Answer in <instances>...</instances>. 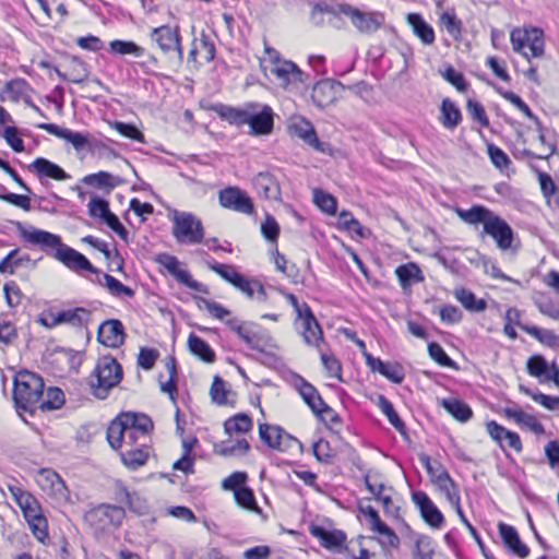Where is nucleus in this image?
I'll list each match as a JSON object with an SVG mask.
<instances>
[{"instance_id":"obj_1","label":"nucleus","mask_w":559,"mask_h":559,"mask_svg":"<svg viewBox=\"0 0 559 559\" xmlns=\"http://www.w3.org/2000/svg\"><path fill=\"white\" fill-rule=\"evenodd\" d=\"M16 229L25 241L39 246L43 251L62 262L71 271L99 273L85 255L64 245L60 236L33 226H25L20 222L16 223Z\"/></svg>"},{"instance_id":"obj_2","label":"nucleus","mask_w":559,"mask_h":559,"mask_svg":"<svg viewBox=\"0 0 559 559\" xmlns=\"http://www.w3.org/2000/svg\"><path fill=\"white\" fill-rule=\"evenodd\" d=\"M45 383L41 377L31 371H20L14 377L13 401L19 415H33L41 397Z\"/></svg>"},{"instance_id":"obj_3","label":"nucleus","mask_w":559,"mask_h":559,"mask_svg":"<svg viewBox=\"0 0 559 559\" xmlns=\"http://www.w3.org/2000/svg\"><path fill=\"white\" fill-rule=\"evenodd\" d=\"M122 377V367L114 357L103 356L98 358L88 378L92 394L99 400H105L110 390L121 382Z\"/></svg>"},{"instance_id":"obj_4","label":"nucleus","mask_w":559,"mask_h":559,"mask_svg":"<svg viewBox=\"0 0 559 559\" xmlns=\"http://www.w3.org/2000/svg\"><path fill=\"white\" fill-rule=\"evenodd\" d=\"M10 491L21 508L35 537L44 542L48 537V524L38 500L32 493L19 487H10Z\"/></svg>"},{"instance_id":"obj_5","label":"nucleus","mask_w":559,"mask_h":559,"mask_svg":"<svg viewBox=\"0 0 559 559\" xmlns=\"http://www.w3.org/2000/svg\"><path fill=\"white\" fill-rule=\"evenodd\" d=\"M173 235L180 243H201L204 239L202 222L188 212H174Z\"/></svg>"},{"instance_id":"obj_6","label":"nucleus","mask_w":559,"mask_h":559,"mask_svg":"<svg viewBox=\"0 0 559 559\" xmlns=\"http://www.w3.org/2000/svg\"><path fill=\"white\" fill-rule=\"evenodd\" d=\"M511 43L513 50L522 52L526 59L539 58L545 51L544 33L539 28H515L511 32Z\"/></svg>"},{"instance_id":"obj_7","label":"nucleus","mask_w":559,"mask_h":559,"mask_svg":"<svg viewBox=\"0 0 559 559\" xmlns=\"http://www.w3.org/2000/svg\"><path fill=\"white\" fill-rule=\"evenodd\" d=\"M126 516L121 506L99 504L85 514V521L96 532H106L122 524Z\"/></svg>"},{"instance_id":"obj_8","label":"nucleus","mask_w":559,"mask_h":559,"mask_svg":"<svg viewBox=\"0 0 559 559\" xmlns=\"http://www.w3.org/2000/svg\"><path fill=\"white\" fill-rule=\"evenodd\" d=\"M150 39L160 49L165 55L170 52L177 53L178 63L181 64L183 60V49L181 43L180 27L178 25L171 27L169 25H162L154 27L150 32Z\"/></svg>"},{"instance_id":"obj_9","label":"nucleus","mask_w":559,"mask_h":559,"mask_svg":"<svg viewBox=\"0 0 559 559\" xmlns=\"http://www.w3.org/2000/svg\"><path fill=\"white\" fill-rule=\"evenodd\" d=\"M338 10L350 19L361 34L376 33L384 23V15L380 12H364L346 3L338 4Z\"/></svg>"},{"instance_id":"obj_10","label":"nucleus","mask_w":559,"mask_h":559,"mask_svg":"<svg viewBox=\"0 0 559 559\" xmlns=\"http://www.w3.org/2000/svg\"><path fill=\"white\" fill-rule=\"evenodd\" d=\"M154 261L164 267L180 284L189 287L192 290L209 294V287L206 285L193 280L189 271L180 269L181 263L177 257L169 253H158L155 255Z\"/></svg>"},{"instance_id":"obj_11","label":"nucleus","mask_w":559,"mask_h":559,"mask_svg":"<svg viewBox=\"0 0 559 559\" xmlns=\"http://www.w3.org/2000/svg\"><path fill=\"white\" fill-rule=\"evenodd\" d=\"M296 388L305 403L316 415L322 416L323 414H326L330 416L331 421H340L338 415H336L335 412L322 400L318 390L310 382L299 377L296 382Z\"/></svg>"},{"instance_id":"obj_12","label":"nucleus","mask_w":559,"mask_h":559,"mask_svg":"<svg viewBox=\"0 0 559 559\" xmlns=\"http://www.w3.org/2000/svg\"><path fill=\"white\" fill-rule=\"evenodd\" d=\"M219 204L228 210L242 214H252L254 205L251 198L238 187H227L218 193Z\"/></svg>"},{"instance_id":"obj_13","label":"nucleus","mask_w":559,"mask_h":559,"mask_svg":"<svg viewBox=\"0 0 559 559\" xmlns=\"http://www.w3.org/2000/svg\"><path fill=\"white\" fill-rule=\"evenodd\" d=\"M271 73L276 78L278 84L285 88L304 84L308 80V75L293 61L285 60L274 63Z\"/></svg>"},{"instance_id":"obj_14","label":"nucleus","mask_w":559,"mask_h":559,"mask_svg":"<svg viewBox=\"0 0 559 559\" xmlns=\"http://www.w3.org/2000/svg\"><path fill=\"white\" fill-rule=\"evenodd\" d=\"M38 128L68 141L76 151H81L86 147L92 151L94 145L97 144L96 141L90 136V134L74 132L70 129L61 128L53 123H40L38 124Z\"/></svg>"},{"instance_id":"obj_15","label":"nucleus","mask_w":559,"mask_h":559,"mask_svg":"<svg viewBox=\"0 0 559 559\" xmlns=\"http://www.w3.org/2000/svg\"><path fill=\"white\" fill-rule=\"evenodd\" d=\"M489 235L496 242L498 248L501 250H508L511 248L513 240V230L509 224L498 215L491 217V221L486 222L485 228H483L481 236Z\"/></svg>"},{"instance_id":"obj_16","label":"nucleus","mask_w":559,"mask_h":559,"mask_svg":"<svg viewBox=\"0 0 559 559\" xmlns=\"http://www.w3.org/2000/svg\"><path fill=\"white\" fill-rule=\"evenodd\" d=\"M344 85L333 80H323L314 84L311 93L312 102L319 108H325L332 105L336 99Z\"/></svg>"},{"instance_id":"obj_17","label":"nucleus","mask_w":559,"mask_h":559,"mask_svg":"<svg viewBox=\"0 0 559 559\" xmlns=\"http://www.w3.org/2000/svg\"><path fill=\"white\" fill-rule=\"evenodd\" d=\"M123 324L118 319L103 322L98 329V341L107 347L117 348L124 343Z\"/></svg>"},{"instance_id":"obj_18","label":"nucleus","mask_w":559,"mask_h":559,"mask_svg":"<svg viewBox=\"0 0 559 559\" xmlns=\"http://www.w3.org/2000/svg\"><path fill=\"white\" fill-rule=\"evenodd\" d=\"M412 498L414 503L419 509L425 522L435 528H438L442 525L444 518L426 492L415 491L413 492Z\"/></svg>"},{"instance_id":"obj_19","label":"nucleus","mask_w":559,"mask_h":559,"mask_svg":"<svg viewBox=\"0 0 559 559\" xmlns=\"http://www.w3.org/2000/svg\"><path fill=\"white\" fill-rule=\"evenodd\" d=\"M310 534L320 540L322 547L330 550L341 549L346 542V534L341 530H326L320 525H310Z\"/></svg>"},{"instance_id":"obj_20","label":"nucleus","mask_w":559,"mask_h":559,"mask_svg":"<svg viewBox=\"0 0 559 559\" xmlns=\"http://www.w3.org/2000/svg\"><path fill=\"white\" fill-rule=\"evenodd\" d=\"M502 414L507 418L513 419L519 426L530 429L535 435L545 433V428L538 419L534 415L525 413L516 405L504 407Z\"/></svg>"},{"instance_id":"obj_21","label":"nucleus","mask_w":559,"mask_h":559,"mask_svg":"<svg viewBox=\"0 0 559 559\" xmlns=\"http://www.w3.org/2000/svg\"><path fill=\"white\" fill-rule=\"evenodd\" d=\"M254 135L270 134L273 130V111L271 107L263 106L261 111H249L248 122Z\"/></svg>"},{"instance_id":"obj_22","label":"nucleus","mask_w":559,"mask_h":559,"mask_svg":"<svg viewBox=\"0 0 559 559\" xmlns=\"http://www.w3.org/2000/svg\"><path fill=\"white\" fill-rule=\"evenodd\" d=\"M364 356L366 364L372 371L380 372L394 383H401L404 380V371L401 365L383 362L380 358H376L366 352H364Z\"/></svg>"},{"instance_id":"obj_23","label":"nucleus","mask_w":559,"mask_h":559,"mask_svg":"<svg viewBox=\"0 0 559 559\" xmlns=\"http://www.w3.org/2000/svg\"><path fill=\"white\" fill-rule=\"evenodd\" d=\"M257 192L267 200H280L281 187L276 178L270 173H259L253 178Z\"/></svg>"},{"instance_id":"obj_24","label":"nucleus","mask_w":559,"mask_h":559,"mask_svg":"<svg viewBox=\"0 0 559 559\" xmlns=\"http://www.w3.org/2000/svg\"><path fill=\"white\" fill-rule=\"evenodd\" d=\"M500 536L507 548L520 558H526L530 554L528 547L522 543L516 530L508 524L499 523Z\"/></svg>"},{"instance_id":"obj_25","label":"nucleus","mask_w":559,"mask_h":559,"mask_svg":"<svg viewBox=\"0 0 559 559\" xmlns=\"http://www.w3.org/2000/svg\"><path fill=\"white\" fill-rule=\"evenodd\" d=\"M91 312L85 308H74L69 310L59 311L56 314H51V324L58 325L67 323L73 326H83L90 321Z\"/></svg>"},{"instance_id":"obj_26","label":"nucleus","mask_w":559,"mask_h":559,"mask_svg":"<svg viewBox=\"0 0 559 559\" xmlns=\"http://www.w3.org/2000/svg\"><path fill=\"white\" fill-rule=\"evenodd\" d=\"M290 130L295 135L302 139L317 151L324 152L323 143L319 141L317 132L310 121L301 118L290 126Z\"/></svg>"},{"instance_id":"obj_27","label":"nucleus","mask_w":559,"mask_h":559,"mask_svg":"<svg viewBox=\"0 0 559 559\" xmlns=\"http://www.w3.org/2000/svg\"><path fill=\"white\" fill-rule=\"evenodd\" d=\"M29 168L34 169L39 176H45L55 180L63 181L70 178L59 165L44 157L36 158Z\"/></svg>"},{"instance_id":"obj_28","label":"nucleus","mask_w":559,"mask_h":559,"mask_svg":"<svg viewBox=\"0 0 559 559\" xmlns=\"http://www.w3.org/2000/svg\"><path fill=\"white\" fill-rule=\"evenodd\" d=\"M406 20L411 25L414 34L421 40L423 44L432 45L435 43V31L420 14L408 13Z\"/></svg>"},{"instance_id":"obj_29","label":"nucleus","mask_w":559,"mask_h":559,"mask_svg":"<svg viewBox=\"0 0 559 559\" xmlns=\"http://www.w3.org/2000/svg\"><path fill=\"white\" fill-rule=\"evenodd\" d=\"M455 212L464 223L469 225L483 224L484 227L486 222L491 221V217L496 215L483 205H474L468 210L457 207Z\"/></svg>"},{"instance_id":"obj_30","label":"nucleus","mask_w":559,"mask_h":559,"mask_svg":"<svg viewBox=\"0 0 559 559\" xmlns=\"http://www.w3.org/2000/svg\"><path fill=\"white\" fill-rule=\"evenodd\" d=\"M124 425L128 428L134 429L140 436L146 440L150 432L153 430L154 424L152 419L145 414L136 413H122Z\"/></svg>"},{"instance_id":"obj_31","label":"nucleus","mask_w":559,"mask_h":559,"mask_svg":"<svg viewBox=\"0 0 559 559\" xmlns=\"http://www.w3.org/2000/svg\"><path fill=\"white\" fill-rule=\"evenodd\" d=\"M441 122L449 130L455 129L462 121L460 108L449 98H444L441 103Z\"/></svg>"},{"instance_id":"obj_32","label":"nucleus","mask_w":559,"mask_h":559,"mask_svg":"<svg viewBox=\"0 0 559 559\" xmlns=\"http://www.w3.org/2000/svg\"><path fill=\"white\" fill-rule=\"evenodd\" d=\"M38 484L44 490H50L53 495L64 496L66 485L61 477L51 469H43L39 474Z\"/></svg>"},{"instance_id":"obj_33","label":"nucleus","mask_w":559,"mask_h":559,"mask_svg":"<svg viewBox=\"0 0 559 559\" xmlns=\"http://www.w3.org/2000/svg\"><path fill=\"white\" fill-rule=\"evenodd\" d=\"M395 274L403 288L411 286L413 283H419L424 281V275L420 267L413 262L400 265L395 270Z\"/></svg>"},{"instance_id":"obj_34","label":"nucleus","mask_w":559,"mask_h":559,"mask_svg":"<svg viewBox=\"0 0 559 559\" xmlns=\"http://www.w3.org/2000/svg\"><path fill=\"white\" fill-rule=\"evenodd\" d=\"M189 350L205 362L215 360V353L211 346L198 335L191 333L188 338Z\"/></svg>"},{"instance_id":"obj_35","label":"nucleus","mask_w":559,"mask_h":559,"mask_svg":"<svg viewBox=\"0 0 559 559\" xmlns=\"http://www.w3.org/2000/svg\"><path fill=\"white\" fill-rule=\"evenodd\" d=\"M520 328L531 336L535 337L542 344L551 348H559V335L552 332L551 330L540 329L535 325L522 324H520Z\"/></svg>"},{"instance_id":"obj_36","label":"nucleus","mask_w":559,"mask_h":559,"mask_svg":"<svg viewBox=\"0 0 559 559\" xmlns=\"http://www.w3.org/2000/svg\"><path fill=\"white\" fill-rule=\"evenodd\" d=\"M442 407L449 412L455 419L465 423L472 418V408L464 402L456 399H444L441 402Z\"/></svg>"},{"instance_id":"obj_37","label":"nucleus","mask_w":559,"mask_h":559,"mask_svg":"<svg viewBox=\"0 0 559 559\" xmlns=\"http://www.w3.org/2000/svg\"><path fill=\"white\" fill-rule=\"evenodd\" d=\"M148 457L145 443H140L139 448L130 447V449L121 452V460L124 465L131 468H138L145 464Z\"/></svg>"},{"instance_id":"obj_38","label":"nucleus","mask_w":559,"mask_h":559,"mask_svg":"<svg viewBox=\"0 0 559 559\" xmlns=\"http://www.w3.org/2000/svg\"><path fill=\"white\" fill-rule=\"evenodd\" d=\"M259 435L261 440L272 449L282 450V438L284 431L278 426H270L261 424L259 426Z\"/></svg>"},{"instance_id":"obj_39","label":"nucleus","mask_w":559,"mask_h":559,"mask_svg":"<svg viewBox=\"0 0 559 559\" xmlns=\"http://www.w3.org/2000/svg\"><path fill=\"white\" fill-rule=\"evenodd\" d=\"M127 428L122 414L110 423L107 429V440L112 449H118L122 445Z\"/></svg>"},{"instance_id":"obj_40","label":"nucleus","mask_w":559,"mask_h":559,"mask_svg":"<svg viewBox=\"0 0 559 559\" xmlns=\"http://www.w3.org/2000/svg\"><path fill=\"white\" fill-rule=\"evenodd\" d=\"M304 332L302 336L307 344L318 345L323 338V333L319 322L317 321L313 312L308 313V320L302 322Z\"/></svg>"},{"instance_id":"obj_41","label":"nucleus","mask_w":559,"mask_h":559,"mask_svg":"<svg viewBox=\"0 0 559 559\" xmlns=\"http://www.w3.org/2000/svg\"><path fill=\"white\" fill-rule=\"evenodd\" d=\"M454 295L468 311L481 312L487 308V302L484 299H476V296L468 289L459 288L455 290Z\"/></svg>"},{"instance_id":"obj_42","label":"nucleus","mask_w":559,"mask_h":559,"mask_svg":"<svg viewBox=\"0 0 559 559\" xmlns=\"http://www.w3.org/2000/svg\"><path fill=\"white\" fill-rule=\"evenodd\" d=\"M378 407L388 417L390 424L401 433H405L406 427L399 414L395 412L392 403L382 394L378 395Z\"/></svg>"},{"instance_id":"obj_43","label":"nucleus","mask_w":559,"mask_h":559,"mask_svg":"<svg viewBox=\"0 0 559 559\" xmlns=\"http://www.w3.org/2000/svg\"><path fill=\"white\" fill-rule=\"evenodd\" d=\"M413 557L414 559H441L435 550L431 538L425 535L416 538Z\"/></svg>"},{"instance_id":"obj_44","label":"nucleus","mask_w":559,"mask_h":559,"mask_svg":"<svg viewBox=\"0 0 559 559\" xmlns=\"http://www.w3.org/2000/svg\"><path fill=\"white\" fill-rule=\"evenodd\" d=\"M225 432L231 436L236 433H246L252 429V420L246 414H237L224 423Z\"/></svg>"},{"instance_id":"obj_45","label":"nucleus","mask_w":559,"mask_h":559,"mask_svg":"<svg viewBox=\"0 0 559 559\" xmlns=\"http://www.w3.org/2000/svg\"><path fill=\"white\" fill-rule=\"evenodd\" d=\"M82 182H84L87 186L96 187L98 189L108 190H111L117 186L115 177L107 171H99L96 174L87 175L82 179Z\"/></svg>"},{"instance_id":"obj_46","label":"nucleus","mask_w":559,"mask_h":559,"mask_svg":"<svg viewBox=\"0 0 559 559\" xmlns=\"http://www.w3.org/2000/svg\"><path fill=\"white\" fill-rule=\"evenodd\" d=\"M64 403V393L58 388H49L47 390V397L39 402L37 409L51 411L60 408Z\"/></svg>"},{"instance_id":"obj_47","label":"nucleus","mask_w":559,"mask_h":559,"mask_svg":"<svg viewBox=\"0 0 559 559\" xmlns=\"http://www.w3.org/2000/svg\"><path fill=\"white\" fill-rule=\"evenodd\" d=\"M166 369L169 373V379L166 382L160 381V390L167 394H169V397L175 401V396L177 393V365L176 359L171 356H169L166 360Z\"/></svg>"},{"instance_id":"obj_48","label":"nucleus","mask_w":559,"mask_h":559,"mask_svg":"<svg viewBox=\"0 0 559 559\" xmlns=\"http://www.w3.org/2000/svg\"><path fill=\"white\" fill-rule=\"evenodd\" d=\"M110 51L118 55H132L134 57H141L144 55L145 49L134 41L128 40H112L109 44Z\"/></svg>"},{"instance_id":"obj_49","label":"nucleus","mask_w":559,"mask_h":559,"mask_svg":"<svg viewBox=\"0 0 559 559\" xmlns=\"http://www.w3.org/2000/svg\"><path fill=\"white\" fill-rule=\"evenodd\" d=\"M249 450L250 444L246 439H240L233 444L222 442L215 445V452L224 456L246 454Z\"/></svg>"},{"instance_id":"obj_50","label":"nucleus","mask_w":559,"mask_h":559,"mask_svg":"<svg viewBox=\"0 0 559 559\" xmlns=\"http://www.w3.org/2000/svg\"><path fill=\"white\" fill-rule=\"evenodd\" d=\"M441 26L451 35L455 40L462 37V22L454 13L444 12L440 16Z\"/></svg>"},{"instance_id":"obj_51","label":"nucleus","mask_w":559,"mask_h":559,"mask_svg":"<svg viewBox=\"0 0 559 559\" xmlns=\"http://www.w3.org/2000/svg\"><path fill=\"white\" fill-rule=\"evenodd\" d=\"M230 391L227 389V383L219 377L216 376L213 380L210 394L214 403L218 405L227 404V395Z\"/></svg>"},{"instance_id":"obj_52","label":"nucleus","mask_w":559,"mask_h":559,"mask_svg":"<svg viewBox=\"0 0 559 559\" xmlns=\"http://www.w3.org/2000/svg\"><path fill=\"white\" fill-rule=\"evenodd\" d=\"M428 353L429 356L440 366L450 367L453 369H457V365L454 360H452L443 348L436 342H431L428 344Z\"/></svg>"},{"instance_id":"obj_53","label":"nucleus","mask_w":559,"mask_h":559,"mask_svg":"<svg viewBox=\"0 0 559 559\" xmlns=\"http://www.w3.org/2000/svg\"><path fill=\"white\" fill-rule=\"evenodd\" d=\"M521 391L531 396L535 402L543 405L545 408L549 411H557L559 408V396H549L542 392H533L530 389H526L524 386H520Z\"/></svg>"},{"instance_id":"obj_54","label":"nucleus","mask_w":559,"mask_h":559,"mask_svg":"<svg viewBox=\"0 0 559 559\" xmlns=\"http://www.w3.org/2000/svg\"><path fill=\"white\" fill-rule=\"evenodd\" d=\"M236 333L251 349L263 352L264 344L257 333L245 326H237Z\"/></svg>"},{"instance_id":"obj_55","label":"nucleus","mask_w":559,"mask_h":559,"mask_svg":"<svg viewBox=\"0 0 559 559\" xmlns=\"http://www.w3.org/2000/svg\"><path fill=\"white\" fill-rule=\"evenodd\" d=\"M254 105H250L247 109H236L231 107H225L221 112L222 117L228 120L230 123L245 124L248 122V116L250 108H254Z\"/></svg>"},{"instance_id":"obj_56","label":"nucleus","mask_w":559,"mask_h":559,"mask_svg":"<svg viewBox=\"0 0 559 559\" xmlns=\"http://www.w3.org/2000/svg\"><path fill=\"white\" fill-rule=\"evenodd\" d=\"M535 305L543 314L559 320V305H556L549 297L539 295L535 298Z\"/></svg>"},{"instance_id":"obj_57","label":"nucleus","mask_w":559,"mask_h":559,"mask_svg":"<svg viewBox=\"0 0 559 559\" xmlns=\"http://www.w3.org/2000/svg\"><path fill=\"white\" fill-rule=\"evenodd\" d=\"M314 203L325 213L334 214L336 211V199L322 190H314Z\"/></svg>"},{"instance_id":"obj_58","label":"nucleus","mask_w":559,"mask_h":559,"mask_svg":"<svg viewBox=\"0 0 559 559\" xmlns=\"http://www.w3.org/2000/svg\"><path fill=\"white\" fill-rule=\"evenodd\" d=\"M103 277H104V280L106 282V286L111 295L117 296V297H119L121 295H126L130 298H132L134 296L133 289L123 285L120 281L115 278L114 276H111L109 274H104Z\"/></svg>"},{"instance_id":"obj_59","label":"nucleus","mask_w":559,"mask_h":559,"mask_svg":"<svg viewBox=\"0 0 559 559\" xmlns=\"http://www.w3.org/2000/svg\"><path fill=\"white\" fill-rule=\"evenodd\" d=\"M109 203L96 195L92 197L88 203V214L92 217H99L104 219L110 213Z\"/></svg>"},{"instance_id":"obj_60","label":"nucleus","mask_w":559,"mask_h":559,"mask_svg":"<svg viewBox=\"0 0 559 559\" xmlns=\"http://www.w3.org/2000/svg\"><path fill=\"white\" fill-rule=\"evenodd\" d=\"M538 180L540 185L542 192L544 197L547 199L548 204L551 203L552 199H556L558 195V188L554 182L552 178L546 173H538Z\"/></svg>"},{"instance_id":"obj_61","label":"nucleus","mask_w":559,"mask_h":559,"mask_svg":"<svg viewBox=\"0 0 559 559\" xmlns=\"http://www.w3.org/2000/svg\"><path fill=\"white\" fill-rule=\"evenodd\" d=\"M466 109L471 117L474 120L478 121L481 127L487 128L489 126V119L487 117L485 108L479 102L468 99L466 104Z\"/></svg>"},{"instance_id":"obj_62","label":"nucleus","mask_w":559,"mask_h":559,"mask_svg":"<svg viewBox=\"0 0 559 559\" xmlns=\"http://www.w3.org/2000/svg\"><path fill=\"white\" fill-rule=\"evenodd\" d=\"M527 371L531 376L542 377L548 372V364L540 355L532 356L526 364Z\"/></svg>"},{"instance_id":"obj_63","label":"nucleus","mask_w":559,"mask_h":559,"mask_svg":"<svg viewBox=\"0 0 559 559\" xmlns=\"http://www.w3.org/2000/svg\"><path fill=\"white\" fill-rule=\"evenodd\" d=\"M261 233L266 240L272 242L277 241L280 225L273 216L266 215L265 221L261 225Z\"/></svg>"},{"instance_id":"obj_64","label":"nucleus","mask_w":559,"mask_h":559,"mask_svg":"<svg viewBox=\"0 0 559 559\" xmlns=\"http://www.w3.org/2000/svg\"><path fill=\"white\" fill-rule=\"evenodd\" d=\"M237 503L246 509L253 510L257 507L253 491L248 487H240L235 492Z\"/></svg>"}]
</instances>
